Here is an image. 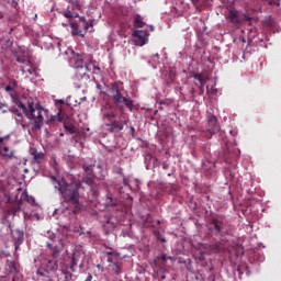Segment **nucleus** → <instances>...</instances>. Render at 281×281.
<instances>
[{
	"mask_svg": "<svg viewBox=\"0 0 281 281\" xmlns=\"http://www.w3.org/2000/svg\"><path fill=\"white\" fill-rule=\"evenodd\" d=\"M127 124L128 119L124 121L114 120L112 123H108L106 126L110 133H120V131H124V126H126Z\"/></svg>",
	"mask_w": 281,
	"mask_h": 281,
	"instance_id": "nucleus-8",
	"label": "nucleus"
},
{
	"mask_svg": "<svg viewBox=\"0 0 281 281\" xmlns=\"http://www.w3.org/2000/svg\"><path fill=\"white\" fill-rule=\"evenodd\" d=\"M4 18L3 12L0 11V21Z\"/></svg>",
	"mask_w": 281,
	"mask_h": 281,
	"instance_id": "nucleus-43",
	"label": "nucleus"
},
{
	"mask_svg": "<svg viewBox=\"0 0 281 281\" xmlns=\"http://www.w3.org/2000/svg\"><path fill=\"white\" fill-rule=\"evenodd\" d=\"M4 89L8 93H10L11 91H14V88L12 87V85H8Z\"/></svg>",
	"mask_w": 281,
	"mask_h": 281,
	"instance_id": "nucleus-29",
	"label": "nucleus"
},
{
	"mask_svg": "<svg viewBox=\"0 0 281 281\" xmlns=\"http://www.w3.org/2000/svg\"><path fill=\"white\" fill-rule=\"evenodd\" d=\"M226 19L229 21V23H233L234 25H238L240 21H251V18L247 14H243L241 18L238 15V11L231 10L226 16Z\"/></svg>",
	"mask_w": 281,
	"mask_h": 281,
	"instance_id": "nucleus-5",
	"label": "nucleus"
},
{
	"mask_svg": "<svg viewBox=\"0 0 281 281\" xmlns=\"http://www.w3.org/2000/svg\"><path fill=\"white\" fill-rule=\"evenodd\" d=\"M154 234L158 240L161 238V233H159V231H155Z\"/></svg>",
	"mask_w": 281,
	"mask_h": 281,
	"instance_id": "nucleus-33",
	"label": "nucleus"
},
{
	"mask_svg": "<svg viewBox=\"0 0 281 281\" xmlns=\"http://www.w3.org/2000/svg\"><path fill=\"white\" fill-rule=\"evenodd\" d=\"M100 71H101V69H100V67H98V66H93V68H92V72L93 74H100Z\"/></svg>",
	"mask_w": 281,
	"mask_h": 281,
	"instance_id": "nucleus-28",
	"label": "nucleus"
},
{
	"mask_svg": "<svg viewBox=\"0 0 281 281\" xmlns=\"http://www.w3.org/2000/svg\"><path fill=\"white\" fill-rule=\"evenodd\" d=\"M52 183L55 190H58L61 194L64 203L72 205L75 214L82 210V204L80 203V188H82V184L80 182H67L63 178L57 180L56 177H52Z\"/></svg>",
	"mask_w": 281,
	"mask_h": 281,
	"instance_id": "nucleus-1",
	"label": "nucleus"
},
{
	"mask_svg": "<svg viewBox=\"0 0 281 281\" xmlns=\"http://www.w3.org/2000/svg\"><path fill=\"white\" fill-rule=\"evenodd\" d=\"M132 133H135V127H131Z\"/></svg>",
	"mask_w": 281,
	"mask_h": 281,
	"instance_id": "nucleus-50",
	"label": "nucleus"
},
{
	"mask_svg": "<svg viewBox=\"0 0 281 281\" xmlns=\"http://www.w3.org/2000/svg\"><path fill=\"white\" fill-rule=\"evenodd\" d=\"M66 268H68L70 271H72V273H74V271H76V266L72 265L71 262H70V265L67 266Z\"/></svg>",
	"mask_w": 281,
	"mask_h": 281,
	"instance_id": "nucleus-31",
	"label": "nucleus"
},
{
	"mask_svg": "<svg viewBox=\"0 0 281 281\" xmlns=\"http://www.w3.org/2000/svg\"><path fill=\"white\" fill-rule=\"evenodd\" d=\"M71 29H72V36H82V32L78 29L77 23H72Z\"/></svg>",
	"mask_w": 281,
	"mask_h": 281,
	"instance_id": "nucleus-23",
	"label": "nucleus"
},
{
	"mask_svg": "<svg viewBox=\"0 0 281 281\" xmlns=\"http://www.w3.org/2000/svg\"><path fill=\"white\" fill-rule=\"evenodd\" d=\"M64 16H65L66 19H74V14L71 13V11H66V12L64 13Z\"/></svg>",
	"mask_w": 281,
	"mask_h": 281,
	"instance_id": "nucleus-26",
	"label": "nucleus"
},
{
	"mask_svg": "<svg viewBox=\"0 0 281 281\" xmlns=\"http://www.w3.org/2000/svg\"><path fill=\"white\" fill-rule=\"evenodd\" d=\"M12 281H16V278H13Z\"/></svg>",
	"mask_w": 281,
	"mask_h": 281,
	"instance_id": "nucleus-55",
	"label": "nucleus"
},
{
	"mask_svg": "<svg viewBox=\"0 0 281 281\" xmlns=\"http://www.w3.org/2000/svg\"><path fill=\"white\" fill-rule=\"evenodd\" d=\"M37 274L38 276H42V277H45V272L41 271V270H37Z\"/></svg>",
	"mask_w": 281,
	"mask_h": 281,
	"instance_id": "nucleus-40",
	"label": "nucleus"
},
{
	"mask_svg": "<svg viewBox=\"0 0 281 281\" xmlns=\"http://www.w3.org/2000/svg\"><path fill=\"white\" fill-rule=\"evenodd\" d=\"M70 263L75 265V267H78V258H76V256H74V257L71 258Z\"/></svg>",
	"mask_w": 281,
	"mask_h": 281,
	"instance_id": "nucleus-27",
	"label": "nucleus"
},
{
	"mask_svg": "<svg viewBox=\"0 0 281 281\" xmlns=\"http://www.w3.org/2000/svg\"><path fill=\"white\" fill-rule=\"evenodd\" d=\"M22 200L26 201V203H34V198L27 194V191L22 192Z\"/></svg>",
	"mask_w": 281,
	"mask_h": 281,
	"instance_id": "nucleus-22",
	"label": "nucleus"
},
{
	"mask_svg": "<svg viewBox=\"0 0 281 281\" xmlns=\"http://www.w3.org/2000/svg\"><path fill=\"white\" fill-rule=\"evenodd\" d=\"M46 271H58V259L47 260Z\"/></svg>",
	"mask_w": 281,
	"mask_h": 281,
	"instance_id": "nucleus-13",
	"label": "nucleus"
},
{
	"mask_svg": "<svg viewBox=\"0 0 281 281\" xmlns=\"http://www.w3.org/2000/svg\"><path fill=\"white\" fill-rule=\"evenodd\" d=\"M203 87H205V85L200 83V90H203Z\"/></svg>",
	"mask_w": 281,
	"mask_h": 281,
	"instance_id": "nucleus-48",
	"label": "nucleus"
},
{
	"mask_svg": "<svg viewBox=\"0 0 281 281\" xmlns=\"http://www.w3.org/2000/svg\"><path fill=\"white\" fill-rule=\"evenodd\" d=\"M153 59H154L156 63H158V61H159V54H155V55L153 56Z\"/></svg>",
	"mask_w": 281,
	"mask_h": 281,
	"instance_id": "nucleus-36",
	"label": "nucleus"
},
{
	"mask_svg": "<svg viewBox=\"0 0 281 281\" xmlns=\"http://www.w3.org/2000/svg\"><path fill=\"white\" fill-rule=\"evenodd\" d=\"M212 281H215L214 279Z\"/></svg>",
	"mask_w": 281,
	"mask_h": 281,
	"instance_id": "nucleus-56",
	"label": "nucleus"
},
{
	"mask_svg": "<svg viewBox=\"0 0 281 281\" xmlns=\"http://www.w3.org/2000/svg\"><path fill=\"white\" fill-rule=\"evenodd\" d=\"M5 139H8V136L7 137H0V144H3V142H5Z\"/></svg>",
	"mask_w": 281,
	"mask_h": 281,
	"instance_id": "nucleus-39",
	"label": "nucleus"
},
{
	"mask_svg": "<svg viewBox=\"0 0 281 281\" xmlns=\"http://www.w3.org/2000/svg\"><path fill=\"white\" fill-rule=\"evenodd\" d=\"M112 271H114L116 276H120V273H122V265L120 262L112 263Z\"/></svg>",
	"mask_w": 281,
	"mask_h": 281,
	"instance_id": "nucleus-20",
	"label": "nucleus"
},
{
	"mask_svg": "<svg viewBox=\"0 0 281 281\" xmlns=\"http://www.w3.org/2000/svg\"><path fill=\"white\" fill-rule=\"evenodd\" d=\"M92 280H93V276L89 273L88 277L86 278V281H92Z\"/></svg>",
	"mask_w": 281,
	"mask_h": 281,
	"instance_id": "nucleus-37",
	"label": "nucleus"
},
{
	"mask_svg": "<svg viewBox=\"0 0 281 281\" xmlns=\"http://www.w3.org/2000/svg\"><path fill=\"white\" fill-rule=\"evenodd\" d=\"M19 109H22L25 117L32 123V131H41L43 124H45V117L43 113H47V110L41 105V103H34V101H27V106L20 102L18 104Z\"/></svg>",
	"mask_w": 281,
	"mask_h": 281,
	"instance_id": "nucleus-2",
	"label": "nucleus"
},
{
	"mask_svg": "<svg viewBox=\"0 0 281 281\" xmlns=\"http://www.w3.org/2000/svg\"><path fill=\"white\" fill-rule=\"evenodd\" d=\"M207 131L211 135H215L221 131V125H218V119L215 115L209 116Z\"/></svg>",
	"mask_w": 281,
	"mask_h": 281,
	"instance_id": "nucleus-10",
	"label": "nucleus"
},
{
	"mask_svg": "<svg viewBox=\"0 0 281 281\" xmlns=\"http://www.w3.org/2000/svg\"><path fill=\"white\" fill-rule=\"evenodd\" d=\"M102 117L103 120H110V117L115 120V117H117V114L115 113V111H113L111 105H109L108 108L105 106L104 110H102Z\"/></svg>",
	"mask_w": 281,
	"mask_h": 281,
	"instance_id": "nucleus-12",
	"label": "nucleus"
},
{
	"mask_svg": "<svg viewBox=\"0 0 281 281\" xmlns=\"http://www.w3.org/2000/svg\"><path fill=\"white\" fill-rule=\"evenodd\" d=\"M226 249H227V246H225V241H222V243L217 241L209 246L200 244L196 259L199 260V262H203L207 254H221V251H225Z\"/></svg>",
	"mask_w": 281,
	"mask_h": 281,
	"instance_id": "nucleus-4",
	"label": "nucleus"
},
{
	"mask_svg": "<svg viewBox=\"0 0 281 281\" xmlns=\"http://www.w3.org/2000/svg\"><path fill=\"white\" fill-rule=\"evenodd\" d=\"M3 150L5 154H3L2 156L5 158V159H13L14 158V151H10V148L8 146H4L3 147ZM10 151V153H9Z\"/></svg>",
	"mask_w": 281,
	"mask_h": 281,
	"instance_id": "nucleus-19",
	"label": "nucleus"
},
{
	"mask_svg": "<svg viewBox=\"0 0 281 281\" xmlns=\"http://www.w3.org/2000/svg\"><path fill=\"white\" fill-rule=\"evenodd\" d=\"M1 155H3V153L1 151V145H0V157H1Z\"/></svg>",
	"mask_w": 281,
	"mask_h": 281,
	"instance_id": "nucleus-51",
	"label": "nucleus"
},
{
	"mask_svg": "<svg viewBox=\"0 0 281 281\" xmlns=\"http://www.w3.org/2000/svg\"><path fill=\"white\" fill-rule=\"evenodd\" d=\"M170 258H172V257H168V256H166V255H161V260H162V262H166V260H170Z\"/></svg>",
	"mask_w": 281,
	"mask_h": 281,
	"instance_id": "nucleus-34",
	"label": "nucleus"
},
{
	"mask_svg": "<svg viewBox=\"0 0 281 281\" xmlns=\"http://www.w3.org/2000/svg\"><path fill=\"white\" fill-rule=\"evenodd\" d=\"M110 95L119 111H124V106L130 109V111H133V100L127 99L126 97H124V94H122V91H120V87L117 86V83H114L110 88Z\"/></svg>",
	"mask_w": 281,
	"mask_h": 281,
	"instance_id": "nucleus-3",
	"label": "nucleus"
},
{
	"mask_svg": "<svg viewBox=\"0 0 281 281\" xmlns=\"http://www.w3.org/2000/svg\"><path fill=\"white\" fill-rule=\"evenodd\" d=\"M132 36H134V38L136 40L137 45H139L140 47H144V45H146V43H148V36H150L148 34V31H134L132 33Z\"/></svg>",
	"mask_w": 281,
	"mask_h": 281,
	"instance_id": "nucleus-9",
	"label": "nucleus"
},
{
	"mask_svg": "<svg viewBox=\"0 0 281 281\" xmlns=\"http://www.w3.org/2000/svg\"><path fill=\"white\" fill-rule=\"evenodd\" d=\"M108 262H113V258L109 257Z\"/></svg>",
	"mask_w": 281,
	"mask_h": 281,
	"instance_id": "nucleus-47",
	"label": "nucleus"
},
{
	"mask_svg": "<svg viewBox=\"0 0 281 281\" xmlns=\"http://www.w3.org/2000/svg\"><path fill=\"white\" fill-rule=\"evenodd\" d=\"M159 240H160V243H166V238H164V237H160Z\"/></svg>",
	"mask_w": 281,
	"mask_h": 281,
	"instance_id": "nucleus-44",
	"label": "nucleus"
},
{
	"mask_svg": "<svg viewBox=\"0 0 281 281\" xmlns=\"http://www.w3.org/2000/svg\"><path fill=\"white\" fill-rule=\"evenodd\" d=\"M58 103L59 104H65V101L64 100H58Z\"/></svg>",
	"mask_w": 281,
	"mask_h": 281,
	"instance_id": "nucleus-46",
	"label": "nucleus"
},
{
	"mask_svg": "<svg viewBox=\"0 0 281 281\" xmlns=\"http://www.w3.org/2000/svg\"><path fill=\"white\" fill-rule=\"evenodd\" d=\"M191 1H192L193 5H195V8H196V5L199 4V0H191Z\"/></svg>",
	"mask_w": 281,
	"mask_h": 281,
	"instance_id": "nucleus-41",
	"label": "nucleus"
},
{
	"mask_svg": "<svg viewBox=\"0 0 281 281\" xmlns=\"http://www.w3.org/2000/svg\"><path fill=\"white\" fill-rule=\"evenodd\" d=\"M210 225L211 232H216V234H223L225 232V221H223V217H212Z\"/></svg>",
	"mask_w": 281,
	"mask_h": 281,
	"instance_id": "nucleus-6",
	"label": "nucleus"
},
{
	"mask_svg": "<svg viewBox=\"0 0 281 281\" xmlns=\"http://www.w3.org/2000/svg\"><path fill=\"white\" fill-rule=\"evenodd\" d=\"M104 205L105 207H115L116 205L115 200H113V196L110 193L105 195Z\"/></svg>",
	"mask_w": 281,
	"mask_h": 281,
	"instance_id": "nucleus-16",
	"label": "nucleus"
},
{
	"mask_svg": "<svg viewBox=\"0 0 281 281\" xmlns=\"http://www.w3.org/2000/svg\"><path fill=\"white\" fill-rule=\"evenodd\" d=\"M105 256H115L117 258V256H120L119 254H115L114 251H104Z\"/></svg>",
	"mask_w": 281,
	"mask_h": 281,
	"instance_id": "nucleus-30",
	"label": "nucleus"
},
{
	"mask_svg": "<svg viewBox=\"0 0 281 281\" xmlns=\"http://www.w3.org/2000/svg\"><path fill=\"white\" fill-rule=\"evenodd\" d=\"M50 251L54 260H58V256H60V250L58 249V246H54L53 248H50Z\"/></svg>",
	"mask_w": 281,
	"mask_h": 281,
	"instance_id": "nucleus-24",
	"label": "nucleus"
},
{
	"mask_svg": "<svg viewBox=\"0 0 281 281\" xmlns=\"http://www.w3.org/2000/svg\"><path fill=\"white\" fill-rule=\"evenodd\" d=\"M89 27H91V24H89V22H85L83 23V29L89 30Z\"/></svg>",
	"mask_w": 281,
	"mask_h": 281,
	"instance_id": "nucleus-35",
	"label": "nucleus"
},
{
	"mask_svg": "<svg viewBox=\"0 0 281 281\" xmlns=\"http://www.w3.org/2000/svg\"><path fill=\"white\" fill-rule=\"evenodd\" d=\"M146 25V23L144 22V20L142 19V15L137 14L134 18V27L137 29H142Z\"/></svg>",
	"mask_w": 281,
	"mask_h": 281,
	"instance_id": "nucleus-15",
	"label": "nucleus"
},
{
	"mask_svg": "<svg viewBox=\"0 0 281 281\" xmlns=\"http://www.w3.org/2000/svg\"><path fill=\"white\" fill-rule=\"evenodd\" d=\"M120 223V220L113 215H104L103 221V228L106 233L111 232V229H115L117 227V224Z\"/></svg>",
	"mask_w": 281,
	"mask_h": 281,
	"instance_id": "nucleus-7",
	"label": "nucleus"
},
{
	"mask_svg": "<svg viewBox=\"0 0 281 281\" xmlns=\"http://www.w3.org/2000/svg\"><path fill=\"white\" fill-rule=\"evenodd\" d=\"M21 71H22L23 74H25V68L21 67Z\"/></svg>",
	"mask_w": 281,
	"mask_h": 281,
	"instance_id": "nucleus-49",
	"label": "nucleus"
},
{
	"mask_svg": "<svg viewBox=\"0 0 281 281\" xmlns=\"http://www.w3.org/2000/svg\"><path fill=\"white\" fill-rule=\"evenodd\" d=\"M14 56H15L16 63H20L21 65H26V67H30V65H32L30 59H25L23 57H19V55L16 53H14Z\"/></svg>",
	"mask_w": 281,
	"mask_h": 281,
	"instance_id": "nucleus-17",
	"label": "nucleus"
},
{
	"mask_svg": "<svg viewBox=\"0 0 281 281\" xmlns=\"http://www.w3.org/2000/svg\"><path fill=\"white\" fill-rule=\"evenodd\" d=\"M83 170L86 172V176L83 177V183H87V186H93L95 182V176L93 175V168L91 166L85 167Z\"/></svg>",
	"mask_w": 281,
	"mask_h": 281,
	"instance_id": "nucleus-11",
	"label": "nucleus"
},
{
	"mask_svg": "<svg viewBox=\"0 0 281 281\" xmlns=\"http://www.w3.org/2000/svg\"><path fill=\"white\" fill-rule=\"evenodd\" d=\"M66 131H68V133H70V135H74V133H76V126L69 124V125H65Z\"/></svg>",
	"mask_w": 281,
	"mask_h": 281,
	"instance_id": "nucleus-25",
	"label": "nucleus"
},
{
	"mask_svg": "<svg viewBox=\"0 0 281 281\" xmlns=\"http://www.w3.org/2000/svg\"><path fill=\"white\" fill-rule=\"evenodd\" d=\"M158 109L161 111L164 108H162V106H159Z\"/></svg>",
	"mask_w": 281,
	"mask_h": 281,
	"instance_id": "nucleus-53",
	"label": "nucleus"
},
{
	"mask_svg": "<svg viewBox=\"0 0 281 281\" xmlns=\"http://www.w3.org/2000/svg\"><path fill=\"white\" fill-rule=\"evenodd\" d=\"M32 157H33V164H41L43 161V157H45V154L41 151H32Z\"/></svg>",
	"mask_w": 281,
	"mask_h": 281,
	"instance_id": "nucleus-14",
	"label": "nucleus"
},
{
	"mask_svg": "<svg viewBox=\"0 0 281 281\" xmlns=\"http://www.w3.org/2000/svg\"><path fill=\"white\" fill-rule=\"evenodd\" d=\"M46 247H48V249H50V250H52V248H54V246L50 243H47Z\"/></svg>",
	"mask_w": 281,
	"mask_h": 281,
	"instance_id": "nucleus-42",
	"label": "nucleus"
},
{
	"mask_svg": "<svg viewBox=\"0 0 281 281\" xmlns=\"http://www.w3.org/2000/svg\"><path fill=\"white\" fill-rule=\"evenodd\" d=\"M150 32H155V26L150 25Z\"/></svg>",
	"mask_w": 281,
	"mask_h": 281,
	"instance_id": "nucleus-45",
	"label": "nucleus"
},
{
	"mask_svg": "<svg viewBox=\"0 0 281 281\" xmlns=\"http://www.w3.org/2000/svg\"><path fill=\"white\" fill-rule=\"evenodd\" d=\"M29 74H32V70H31V69H29Z\"/></svg>",
	"mask_w": 281,
	"mask_h": 281,
	"instance_id": "nucleus-54",
	"label": "nucleus"
},
{
	"mask_svg": "<svg viewBox=\"0 0 281 281\" xmlns=\"http://www.w3.org/2000/svg\"><path fill=\"white\" fill-rule=\"evenodd\" d=\"M97 269H99V271H104V267H102V265H97Z\"/></svg>",
	"mask_w": 281,
	"mask_h": 281,
	"instance_id": "nucleus-38",
	"label": "nucleus"
},
{
	"mask_svg": "<svg viewBox=\"0 0 281 281\" xmlns=\"http://www.w3.org/2000/svg\"><path fill=\"white\" fill-rule=\"evenodd\" d=\"M160 104H166V102L161 101Z\"/></svg>",
	"mask_w": 281,
	"mask_h": 281,
	"instance_id": "nucleus-52",
	"label": "nucleus"
},
{
	"mask_svg": "<svg viewBox=\"0 0 281 281\" xmlns=\"http://www.w3.org/2000/svg\"><path fill=\"white\" fill-rule=\"evenodd\" d=\"M194 80H199L200 85H205L207 82V80H210V78L207 77H204L203 75L201 74H195L193 76Z\"/></svg>",
	"mask_w": 281,
	"mask_h": 281,
	"instance_id": "nucleus-18",
	"label": "nucleus"
},
{
	"mask_svg": "<svg viewBox=\"0 0 281 281\" xmlns=\"http://www.w3.org/2000/svg\"><path fill=\"white\" fill-rule=\"evenodd\" d=\"M61 273L65 276V280H71L74 271L69 270V268L61 269Z\"/></svg>",
	"mask_w": 281,
	"mask_h": 281,
	"instance_id": "nucleus-21",
	"label": "nucleus"
},
{
	"mask_svg": "<svg viewBox=\"0 0 281 281\" xmlns=\"http://www.w3.org/2000/svg\"><path fill=\"white\" fill-rule=\"evenodd\" d=\"M9 85H11V87H13V89H14V87H16V80L11 79V80L9 81Z\"/></svg>",
	"mask_w": 281,
	"mask_h": 281,
	"instance_id": "nucleus-32",
	"label": "nucleus"
}]
</instances>
